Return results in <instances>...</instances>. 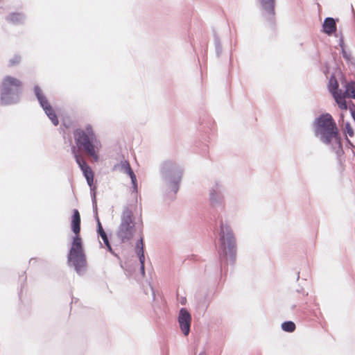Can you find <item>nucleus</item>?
I'll return each instance as SVG.
<instances>
[{"instance_id": "1a4fd4ad", "label": "nucleus", "mask_w": 355, "mask_h": 355, "mask_svg": "<svg viewBox=\"0 0 355 355\" xmlns=\"http://www.w3.org/2000/svg\"><path fill=\"white\" fill-rule=\"evenodd\" d=\"M119 166H120L121 171L123 173L128 174L130 176V178L132 180V184L135 187H136L137 186V178L130 165V163L127 160H123V161L121 162Z\"/></svg>"}, {"instance_id": "6ab92c4d", "label": "nucleus", "mask_w": 355, "mask_h": 355, "mask_svg": "<svg viewBox=\"0 0 355 355\" xmlns=\"http://www.w3.org/2000/svg\"><path fill=\"white\" fill-rule=\"evenodd\" d=\"M20 62V57L15 56L13 58L10 59L9 61V67H14L18 64Z\"/></svg>"}, {"instance_id": "4be33fe9", "label": "nucleus", "mask_w": 355, "mask_h": 355, "mask_svg": "<svg viewBox=\"0 0 355 355\" xmlns=\"http://www.w3.org/2000/svg\"><path fill=\"white\" fill-rule=\"evenodd\" d=\"M211 200L214 199V195L213 194H211Z\"/></svg>"}, {"instance_id": "f03ea898", "label": "nucleus", "mask_w": 355, "mask_h": 355, "mask_svg": "<svg viewBox=\"0 0 355 355\" xmlns=\"http://www.w3.org/2000/svg\"><path fill=\"white\" fill-rule=\"evenodd\" d=\"M80 214L78 210L75 209L73 211L71 220V228L74 236L67 258L69 263L73 266L78 273H80L87 266L86 255L80 236Z\"/></svg>"}, {"instance_id": "6e6552de", "label": "nucleus", "mask_w": 355, "mask_h": 355, "mask_svg": "<svg viewBox=\"0 0 355 355\" xmlns=\"http://www.w3.org/2000/svg\"><path fill=\"white\" fill-rule=\"evenodd\" d=\"M178 322L183 334L185 336H187L190 330L191 316L185 309H182L180 310L178 317Z\"/></svg>"}, {"instance_id": "7ed1b4c3", "label": "nucleus", "mask_w": 355, "mask_h": 355, "mask_svg": "<svg viewBox=\"0 0 355 355\" xmlns=\"http://www.w3.org/2000/svg\"><path fill=\"white\" fill-rule=\"evenodd\" d=\"M314 132L316 137L326 145H331L337 150V153L342 151V144L339 131L335 121L330 114H324L314 121Z\"/></svg>"}, {"instance_id": "39448f33", "label": "nucleus", "mask_w": 355, "mask_h": 355, "mask_svg": "<svg viewBox=\"0 0 355 355\" xmlns=\"http://www.w3.org/2000/svg\"><path fill=\"white\" fill-rule=\"evenodd\" d=\"M21 86V81L12 76H6L3 78L1 87V99L4 105L12 103L11 95L15 89Z\"/></svg>"}, {"instance_id": "a211bd4d", "label": "nucleus", "mask_w": 355, "mask_h": 355, "mask_svg": "<svg viewBox=\"0 0 355 355\" xmlns=\"http://www.w3.org/2000/svg\"><path fill=\"white\" fill-rule=\"evenodd\" d=\"M344 130H345V132L349 137H353L354 136V130H353V128H352L351 125L349 123H346L345 125H344Z\"/></svg>"}, {"instance_id": "f8f14e48", "label": "nucleus", "mask_w": 355, "mask_h": 355, "mask_svg": "<svg viewBox=\"0 0 355 355\" xmlns=\"http://www.w3.org/2000/svg\"><path fill=\"white\" fill-rule=\"evenodd\" d=\"M137 254L139 256V261L141 263V271L143 276L145 275V270H144V243H143V239L141 238L139 242L137 243Z\"/></svg>"}, {"instance_id": "20e7f679", "label": "nucleus", "mask_w": 355, "mask_h": 355, "mask_svg": "<svg viewBox=\"0 0 355 355\" xmlns=\"http://www.w3.org/2000/svg\"><path fill=\"white\" fill-rule=\"evenodd\" d=\"M136 232L133 214L131 211H123L121 223L119 227L117 235L123 242L130 240Z\"/></svg>"}, {"instance_id": "ddd939ff", "label": "nucleus", "mask_w": 355, "mask_h": 355, "mask_svg": "<svg viewBox=\"0 0 355 355\" xmlns=\"http://www.w3.org/2000/svg\"><path fill=\"white\" fill-rule=\"evenodd\" d=\"M336 102L337 103L338 107L341 110H346L347 109V105L345 101V94H343L342 91H340V93L336 94L333 96Z\"/></svg>"}, {"instance_id": "9b49d317", "label": "nucleus", "mask_w": 355, "mask_h": 355, "mask_svg": "<svg viewBox=\"0 0 355 355\" xmlns=\"http://www.w3.org/2000/svg\"><path fill=\"white\" fill-rule=\"evenodd\" d=\"M324 32L328 35L332 34L336 31V25L334 19L331 17L327 18L323 24Z\"/></svg>"}, {"instance_id": "dca6fc26", "label": "nucleus", "mask_w": 355, "mask_h": 355, "mask_svg": "<svg viewBox=\"0 0 355 355\" xmlns=\"http://www.w3.org/2000/svg\"><path fill=\"white\" fill-rule=\"evenodd\" d=\"M343 94L349 98H355V83H348L346 87V91Z\"/></svg>"}, {"instance_id": "f257e3e1", "label": "nucleus", "mask_w": 355, "mask_h": 355, "mask_svg": "<svg viewBox=\"0 0 355 355\" xmlns=\"http://www.w3.org/2000/svg\"><path fill=\"white\" fill-rule=\"evenodd\" d=\"M73 138L76 146H72V153L76 163L83 171L87 184L89 187H92L94 183V172L79 153V150H83L94 161L97 162L99 159V151L102 147L101 142L97 138L90 125H87L85 129L78 128L75 130L73 132Z\"/></svg>"}, {"instance_id": "423d86ee", "label": "nucleus", "mask_w": 355, "mask_h": 355, "mask_svg": "<svg viewBox=\"0 0 355 355\" xmlns=\"http://www.w3.org/2000/svg\"><path fill=\"white\" fill-rule=\"evenodd\" d=\"M220 240L224 253L233 255L235 252V239L228 226L220 225Z\"/></svg>"}, {"instance_id": "0eeeda50", "label": "nucleus", "mask_w": 355, "mask_h": 355, "mask_svg": "<svg viewBox=\"0 0 355 355\" xmlns=\"http://www.w3.org/2000/svg\"><path fill=\"white\" fill-rule=\"evenodd\" d=\"M35 93L38 101H40V105L44 110L46 114L48 115L50 120L55 125H57L59 123V120L57 117V115L54 112L53 109L52 108L51 105H50L49 102L47 101L46 97L42 94V90L39 87H35Z\"/></svg>"}, {"instance_id": "4468645a", "label": "nucleus", "mask_w": 355, "mask_h": 355, "mask_svg": "<svg viewBox=\"0 0 355 355\" xmlns=\"http://www.w3.org/2000/svg\"><path fill=\"white\" fill-rule=\"evenodd\" d=\"M98 233L99 236L101 237V239H103V241L105 246L107 248L108 250L112 252V246L109 242L107 236L105 232L104 231L99 220H98Z\"/></svg>"}, {"instance_id": "f3484780", "label": "nucleus", "mask_w": 355, "mask_h": 355, "mask_svg": "<svg viewBox=\"0 0 355 355\" xmlns=\"http://www.w3.org/2000/svg\"><path fill=\"white\" fill-rule=\"evenodd\" d=\"M282 328L287 332H293L295 329V324L291 321L284 322L282 324Z\"/></svg>"}, {"instance_id": "9d476101", "label": "nucleus", "mask_w": 355, "mask_h": 355, "mask_svg": "<svg viewBox=\"0 0 355 355\" xmlns=\"http://www.w3.org/2000/svg\"><path fill=\"white\" fill-rule=\"evenodd\" d=\"M261 5L266 10V15L268 18L274 16V3L275 0H260Z\"/></svg>"}, {"instance_id": "2eb2a0df", "label": "nucleus", "mask_w": 355, "mask_h": 355, "mask_svg": "<svg viewBox=\"0 0 355 355\" xmlns=\"http://www.w3.org/2000/svg\"><path fill=\"white\" fill-rule=\"evenodd\" d=\"M329 92L332 95L340 93V89H338V83L336 78L334 76L330 78L328 85Z\"/></svg>"}, {"instance_id": "aec40b11", "label": "nucleus", "mask_w": 355, "mask_h": 355, "mask_svg": "<svg viewBox=\"0 0 355 355\" xmlns=\"http://www.w3.org/2000/svg\"><path fill=\"white\" fill-rule=\"evenodd\" d=\"M19 17H20V15L19 14H12L10 15V20H17Z\"/></svg>"}, {"instance_id": "412c9836", "label": "nucleus", "mask_w": 355, "mask_h": 355, "mask_svg": "<svg viewBox=\"0 0 355 355\" xmlns=\"http://www.w3.org/2000/svg\"><path fill=\"white\" fill-rule=\"evenodd\" d=\"M199 355H206V354L205 352H201V353H200Z\"/></svg>"}]
</instances>
